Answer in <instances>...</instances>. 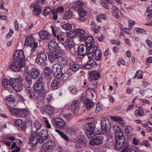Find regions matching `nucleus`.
Listing matches in <instances>:
<instances>
[{"mask_svg": "<svg viewBox=\"0 0 152 152\" xmlns=\"http://www.w3.org/2000/svg\"><path fill=\"white\" fill-rule=\"evenodd\" d=\"M134 30L137 33H141L142 34H145V31L143 29L139 28H135Z\"/></svg>", "mask_w": 152, "mask_h": 152, "instance_id": "51", "label": "nucleus"}, {"mask_svg": "<svg viewBox=\"0 0 152 152\" xmlns=\"http://www.w3.org/2000/svg\"><path fill=\"white\" fill-rule=\"evenodd\" d=\"M62 53L61 48L58 49V50L50 51L48 55V58L51 62L56 61H57L60 56Z\"/></svg>", "mask_w": 152, "mask_h": 152, "instance_id": "9", "label": "nucleus"}, {"mask_svg": "<svg viewBox=\"0 0 152 152\" xmlns=\"http://www.w3.org/2000/svg\"><path fill=\"white\" fill-rule=\"evenodd\" d=\"M113 121L119 123L122 125H124V124L122 118L120 117L115 116L113 117Z\"/></svg>", "mask_w": 152, "mask_h": 152, "instance_id": "44", "label": "nucleus"}, {"mask_svg": "<svg viewBox=\"0 0 152 152\" xmlns=\"http://www.w3.org/2000/svg\"><path fill=\"white\" fill-rule=\"evenodd\" d=\"M48 47L50 51L58 50V49L61 48L58 43L53 41H51L48 43Z\"/></svg>", "mask_w": 152, "mask_h": 152, "instance_id": "22", "label": "nucleus"}, {"mask_svg": "<svg viewBox=\"0 0 152 152\" xmlns=\"http://www.w3.org/2000/svg\"><path fill=\"white\" fill-rule=\"evenodd\" d=\"M52 121L54 126L60 129H63L66 125L65 122L60 118H53Z\"/></svg>", "mask_w": 152, "mask_h": 152, "instance_id": "12", "label": "nucleus"}, {"mask_svg": "<svg viewBox=\"0 0 152 152\" xmlns=\"http://www.w3.org/2000/svg\"><path fill=\"white\" fill-rule=\"evenodd\" d=\"M75 16L74 12L69 9L66 10L63 18L65 20L70 19Z\"/></svg>", "mask_w": 152, "mask_h": 152, "instance_id": "25", "label": "nucleus"}, {"mask_svg": "<svg viewBox=\"0 0 152 152\" xmlns=\"http://www.w3.org/2000/svg\"><path fill=\"white\" fill-rule=\"evenodd\" d=\"M102 108V106L101 105L100 103H98L96 104V109L95 111L96 113H98L100 110H101Z\"/></svg>", "mask_w": 152, "mask_h": 152, "instance_id": "52", "label": "nucleus"}, {"mask_svg": "<svg viewBox=\"0 0 152 152\" xmlns=\"http://www.w3.org/2000/svg\"><path fill=\"white\" fill-rule=\"evenodd\" d=\"M142 145H145L146 147H148L149 146L150 144L149 142L147 140H145L142 142Z\"/></svg>", "mask_w": 152, "mask_h": 152, "instance_id": "64", "label": "nucleus"}, {"mask_svg": "<svg viewBox=\"0 0 152 152\" xmlns=\"http://www.w3.org/2000/svg\"><path fill=\"white\" fill-rule=\"evenodd\" d=\"M10 78L8 80L6 79H3L2 81V84L3 86L7 90L10 89V87H11V84L10 83Z\"/></svg>", "mask_w": 152, "mask_h": 152, "instance_id": "30", "label": "nucleus"}, {"mask_svg": "<svg viewBox=\"0 0 152 152\" xmlns=\"http://www.w3.org/2000/svg\"><path fill=\"white\" fill-rule=\"evenodd\" d=\"M63 66L59 64H56L53 65L52 68L51 72L53 76L56 78L59 77V75L62 72Z\"/></svg>", "mask_w": 152, "mask_h": 152, "instance_id": "13", "label": "nucleus"}, {"mask_svg": "<svg viewBox=\"0 0 152 152\" xmlns=\"http://www.w3.org/2000/svg\"><path fill=\"white\" fill-rule=\"evenodd\" d=\"M28 114V112L25 109H19L18 117H25Z\"/></svg>", "mask_w": 152, "mask_h": 152, "instance_id": "29", "label": "nucleus"}, {"mask_svg": "<svg viewBox=\"0 0 152 152\" xmlns=\"http://www.w3.org/2000/svg\"><path fill=\"white\" fill-rule=\"evenodd\" d=\"M32 36L31 35H28L25 40L24 45L29 46H32V44L34 42Z\"/></svg>", "mask_w": 152, "mask_h": 152, "instance_id": "26", "label": "nucleus"}, {"mask_svg": "<svg viewBox=\"0 0 152 152\" xmlns=\"http://www.w3.org/2000/svg\"><path fill=\"white\" fill-rule=\"evenodd\" d=\"M83 3L80 1H77L72 6V7L76 11H78L81 9H83Z\"/></svg>", "mask_w": 152, "mask_h": 152, "instance_id": "24", "label": "nucleus"}, {"mask_svg": "<svg viewBox=\"0 0 152 152\" xmlns=\"http://www.w3.org/2000/svg\"><path fill=\"white\" fill-rule=\"evenodd\" d=\"M133 129L132 126H127L125 128V132L128 135H131L133 132Z\"/></svg>", "mask_w": 152, "mask_h": 152, "instance_id": "42", "label": "nucleus"}, {"mask_svg": "<svg viewBox=\"0 0 152 152\" xmlns=\"http://www.w3.org/2000/svg\"><path fill=\"white\" fill-rule=\"evenodd\" d=\"M89 49L88 47L85 45H80L78 48V55L82 56H84L86 55L87 53V55L89 59H91L92 57H94V58L95 59V57L94 54L95 52L94 51L92 52V55L91 56H91L90 57L88 55Z\"/></svg>", "mask_w": 152, "mask_h": 152, "instance_id": "8", "label": "nucleus"}, {"mask_svg": "<svg viewBox=\"0 0 152 152\" xmlns=\"http://www.w3.org/2000/svg\"><path fill=\"white\" fill-rule=\"evenodd\" d=\"M102 5L103 7L104 8L106 9H110V7L109 5L106 2H105L104 1L102 2Z\"/></svg>", "mask_w": 152, "mask_h": 152, "instance_id": "58", "label": "nucleus"}, {"mask_svg": "<svg viewBox=\"0 0 152 152\" xmlns=\"http://www.w3.org/2000/svg\"><path fill=\"white\" fill-rule=\"evenodd\" d=\"M37 43L34 41V42L32 44V50L34 52L36 49L37 47Z\"/></svg>", "mask_w": 152, "mask_h": 152, "instance_id": "60", "label": "nucleus"}, {"mask_svg": "<svg viewBox=\"0 0 152 152\" xmlns=\"http://www.w3.org/2000/svg\"><path fill=\"white\" fill-rule=\"evenodd\" d=\"M7 139L12 141H14L15 140V137L12 134L8 135L6 136Z\"/></svg>", "mask_w": 152, "mask_h": 152, "instance_id": "63", "label": "nucleus"}, {"mask_svg": "<svg viewBox=\"0 0 152 152\" xmlns=\"http://www.w3.org/2000/svg\"><path fill=\"white\" fill-rule=\"evenodd\" d=\"M134 114L136 116H144V111L142 107H139L137 110L135 111Z\"/></svg>", "mask_w": 152, "mask_h": 152, "instance_id": "33", "label": "nucleus"}, {"mask_svg": "<svg viewBox=\"0 0 152 152\" xmlns=\"http://www.w3.org/2000/svg\"><path fill=\"white\" fill-rule=\"evenodd\" d=\"M100 75L99 72H95L91 73V77L90 78L91 84L95 86V88L97 87L98 79L100 78Z\"/></svg>", "mask_w": 152, "mask_h": 152, "instance_id": "16", "label": "nucleus"}, {"mask_svg": "<svg viewBox=\"0 0 152 152\" xmlns=\"http://www.w3.org/2000/svg\"><path fill=\"white\" fill-rule=\"evenodd\" d=\"M25 90L27 95L29 98L31 99H33L35 94L31 87H28Z\"/></svg>", "mask_w": 152, "mask_h": 152, "instance_id": "32", "label": "nucleus"}, {"mask_svg": "<svg viewBox=\"0 0 152 152\" xmlns=\"http://www.w3.org/2000/svg\"><path fill=\"white\" fill-rule=\"evenodd\" d=\"M69 91L72 94L74 95H76L78 93L77 89L75 88H72Z\"/></svg>", "mask_w": 152, "mask_h": 152, "instance_id": "55", "label": "nucleus"}, {"mask_svg": "<svg viewBox=\"0 0 152 152\" xmlns=\"http://www.w3.org/2000/svg\"><path fill=\"white\" fill-rule=\"evenodd\" d=\"M56 11L60 13H62L64 12V8L63 6H60L56 9Z\"/></svg>", "mask_w": 152, "mask_h": 152, "instance_id": "59", "label": "nucleus"}, {"mask_svg": "<svg viewBox=\"0 0 152 152\" xmlns=\"http://www.w3.org/2000/svg\"><path fill=\"white\" fill-rule=\"evenodd\" d=\"M87 63L82 65V66L86 69H90L97 66V64L94 59H90Z\"/></svg>", "mask_w": 152, "mask_h": 152, "instance_id": "20", "label": "nucleus"}, {"mask_svg": "<svg viewBox=\"0 0 152 152\" xmlns=\"http://www.w3.org/2000/svg\"><path fill=\"white\" fill-rule=\"evenodd\" d=\"M103 142V138L101 136H98L91 139L89 144L92 145H98L100 144Z\"/></svg>", "mask_w": 152, "mask_h": 152, "instance_id": "18", "label": "nucleus"}, {"mask_svg": "<svg viewBox=\"0 0 152 152\" xmlns=\"http://www.w3.org/2000/svg\"><path fill=\"white\" fill-rule=\"evenodd\" d=\"M10 66V69L15 72H18L21 70L20 69L25 66L24 63L22 61L19 62V61L14 60Z\"/></svg>", "mask_w": 152, "mask_h": 152, "instance_id": "14", "label": "nucleus"}, {"mask_svg": "<svg viewBox=\"0 0 152 152\" xmlns=\"http://www.w3.org/2000/svg\"><path fill=\"white\" fill-rule=\"evenodd\" d=\"M69 74L67 73H63L62 72L59 75V77H57L56 78L59 79L60 80L63 81L67 80L69 77Z\"/></svg>", "mask_w": 152, "mask_h": 152, "instance_id": "34", "label": "nucleus"}, {"mask_svg": "<svg viewBox=\"0 0 152 152\" xmlns=\"http://www.w3.org/2000/svg\"><path fill=\"white\" fill-rule=\"evenodd\" d=\"M43 112H45L48 115H51L54 112V108L53 107L50 105H47L42 107Z\"/></svg>", "mask_w": 152, "mask_h": 152, "instance_id": "23", "label": "nucleus"}, {"mask_svg": "<svg viewBox=\"0 0 152 152\" xmlns=\"http://www.w3.org/2000/svg\"><path fill=\"white\" fill-rule=\"evenodd\" d=\"M52 12V10L50 7H47L45 8L43 14L44 16H46L49 14L50 13H51Z\"/></svg>", "mask_w": 152, "mask_h": 152, "instance_id": "46", "label": "nucleus"}, {"mask_svg": "<svg viewBox=\"0 0 152 152\" xmlns=\"http://www.w3.org/2000/svg\"><path fill=\"white\" fill-rule=\"evenodd\" d=\"M83 102L86 106L87 110H88L91 108L93 107L95 105L92 101L89 99H86Z\"/></svg>", "mask_w": 152, "mask_h": 152, "instance_id": "31", "label": "nucleus"}, {"mask_svg": "<svg viewBox=\"0 0 152 152\" xmlns=\"http://www.w3.org/2000/svg\"><path fill=\"white\" fill-rule=\"evenodd\" d=\"M79 67L80 65L76 63L71 65L70 66L69 69L71 72L74 73L79 69Z\"/></svg>", "mask_w": 152, "mask_h": 152, "instance_id": "36", "label": "nucleus"}, {"mask_svg": "<svg viewBox=\"0 0 152 152\" xmlns=\"http://www.w3.org/2000/svg\"><path fill=\"white\" fill-rule=\"evenodd\" d=\"M39 35L40 38L43 40L50 39L52 36L48 32L45 30H41L39 32Z\"/></svg>", "mask_w": 152, "mask_h": 152, "instance_id": "21", "label": "nucleus"}, {"mask_svg": "<svg viewBox=\"0 0 152 152\" xmlns=\"http://www.w3.org/2000/svg\"><path fill=\"white\" fill-rule=\"evenodd\" d=\"M101 125L102 132L107 133L110 131L111 127V124L110 121L107 119H105L101 121Z\"/></svg>", "mask_w": 152, "mask_h": 152, "instance_id": "15", "label": "nucleus"}, {"mask_svg": "<svg viewBox=\"0 0 152 152\" xmlns=\"http://www.w3.org/2000/svg\"><path fill=\"white\" fill-rule=\"evenodd\" d=\"M48 137V133L46 129H42L39 133L32 131L30 132V145L34 146L39 142L42 143L47 139Z\"/></svg>", "mask_w": 152, "mask_h": 152, "instance_id": "2", "label": "nucleus"}, {"mask_svg": "<svg viewBox=\"0 0 152 152\" xmlns=\"http://www.w3.org/2000/svg\"><path fill=\"white\" fill-rule=\"evenodd\" d=\"M31 74L32 78L33 79H35L39 75L40 73L38 70L34 69L33 70Z\"/></svg>", "mask_w": 152, "mask_h": 152, "instance_id": "41", "label": "nucleus"}, {"mask_svg": "<svg viewBox=\"0 0 152 152\" xmlns=\"http://www.w3.org/2000/svg\"><path fill=\"white\" fill-rule=\"evenodd\" d=\"M8 108L12 114L18 117V114L19 108H17L12 106L9 107Z\"/></svg>", "mask_w": 152, "mask_h": 152, "instance_id": "40", "label": "nucleus"}, {"mask_svg": "<svg viewBox=\"0 0 152 152\" xmlns=\"http://www.w3.org/2000/svg\"><path fill=\"white\" fill-rule=\"evenodd\" d=\"M52 13L53 15V19H54L55 20H56L58 18V15H57L56 12L55 11H53L52 12Z\"/></svg>", "mask_w": 152, "mask_h": 152, "instance_id": "62", "label": "nucleus"}, {"mask_svg": "<svg viewBox=\"0 0 152 152\" xmlns=\"http://www.w3.org/2000/svg\"><path fill=\"white\" fill-rule=\"evenodd\" d=\"M42 77H39L34 85V89L35 93L42 96L44 94V85Z\"/></svg>", "mask_w": 152, "mask_h": 152, "instance_id": "6", "label": "nucleus"}, {"mask_svg": "<svg viewBox=\"0 0 152 152\" xmlns=\"http://www.w3.org/2000/svg\"><path fill=\"white\" fill-rule=\"evenodd\" d=\"M42 118H43L44 122L46 124L47 127L48 128H50L51 127V126L50 124L49 123L47 118L45 117H43Z\"/></svg>", "mask_w": 152, "mask_h": 152, "instance_id": "54", "label": "nucleus"}, {"mask_svg": "<svg viewBox=\"0 0 152 152\" xmlns=\"http://www.w3.org/2000/svg\"><path fill=\"white\" fill-rule=\"evenodd\" d=\"M80 102L78 101L74 100L72 102L71 105V111L74 113H77L80 109Z\"/></svg>", "mask_w": 152, "mask_h": 152, "instance_id": "19", "label": "nucleus"}, {"mask_svg": "<svg viewBox=\"0 0 152 152\" xmlns=\"http://www.w3.org/2000/svg\"><path fill=\"white\" fill-rule=\"evenodd\" d=\"M41 7L39 6H37L33 10V14L34 15L38 17L39 16V15L41 13Z\"/></svg>", "mask_w": 152, "mask_h": 152, "instance_id": "43", "label": "nucleus"}, {"mask_svg": "<svg viewBox=\"0 0 152 152\" xmlns=\"http://www.w3.org/2000/svg\"><path fill=\"white\" fill-rule=\"evenodd\" d=\"M25 81L28 84L31 85L32 84L31 77L30 75H28L26 76Z\"/></svg>", "mask_w": 152, "mask_h": 152, "instance_id": "49", "label": "nucleus"}, {"mask_svg": "<svg viewBox=\"0 0 152 152\" xmlns=\"http://www.w3.org/2000/svg\"><path fill=\"white\" fill-rule=\"evenodd\" d=\"M78 11L80 16L79 19L82 22L85 21L86 20V18L85 17V16L86 15V11L84 10L83 9H81V10Z\"/></svg>", "mask_w": 152, "mask_h": 152, "instance_id": "27", "label": "nucleus"}, {"mask_svg": "<svg viewBox=\"0 0 152 152\" xmlns=\"http://www.w3.org/2000/svg\"><path fill=\"white\" fill-rule=\"evenodd\" d=\"M47 57L46 53L42 52L38 54L36 59V62L41 66H45L46 64Z\"/></svg>", "mask_w": 152, "mask_h": 152, "instance_id": "10", "label": "nucleus"}, {"mask_svg": "<svg viewBox=\"0 0 152 152\" xmlns=\"http://www.w3.org/2000/svg\"><path fill=\"white\" fill-rule=\"evenodd\" d=\"M67 37L69 38H73L76 36V33L75 32V30L73 31H71L69 32L67 34Z\"/></svg>", "mask_w": 152, "mask_h": 152, "instance_id": "47", "label": "nucleus"}, {"mask_svg": "<svg viewBox=\"0 0 152 152\" xmlns=\"http://www.w3.org/2000/svg\"><path fill=\"white\" fill-rule=\"evenodd\" d=\"M139 148L135 147L128 148L127 147L124 148L121 152H138Z\"/></svg>", "mask_w": 152, "mask_h": 152, "instance_id": "35", "label": "nucleus"}, {"mask_svg": "<svg viewBox=\"0 0 152 152\" xmlns=\"http://www.w3.org/2000/svg\"><path fill=\"white\" fill-rule=\"evenodd\" d=\"M15 124L18 126H20L23 124V122L22 120L18 119L15 122Z\"/></svg>", "mask_w": 152, "mask_h": 152, "instance_id": "56", "label": "nucleus"}, {"mask_svg": "<svg viewBox=\"0 0 152 152\" xmlns=\"http://www.w3.org/2000/svg\"><path fill=\"white\" fill-rule=\"evenodd\" d=\"M142 71L141 70H138L135 74L134 77H138V79H142V78L143 75H142L139 77V76H140L142 74Z\"/></svg>", "mask_w": 152, "mask_h": 152, "instance_id": "53", "label": "nucleus"}, {"mask_svg": "<svg viewBox=\"0 0 152 152\" xmlns=\"http://www.w3.org/2000/svg\"><path fill=\"white\" fill-rule=\"evenodd\" d=\"M115 132V137L116 141L115 143V147L116 150L120 149L123 145L125 139L119 127L115 126L113 128Z\"/></svg>", "mask_w": 152, "mask_h": 152, "instance_id": "3", "label": "nucleus"}, {"mask_svg": "<svg viewBox=\"0 0 152 152\" xmlns=\"http://www.w3.org/2000/svg\"><path fill=\"white\" fill-rule=\"evenodd\" d=\"M95 124L94 123H89L86 124L84 126L85 129L86 130V134L87 137L91 138L95 135L99 134L100 132H95Z\"/></svg>", "mask_w": 152, "mask_h": 152, "instance_id": "5", "label": "nucleus"}, {"mask_svg": "<svg viewBox=\"0 0 152 152\" xmlns=\"http://www.w3.org/2000/svg\"><path fill=\"white\" fill-rule=\"evenodd\" d=\"M113 15L116 18H118L119 17V15L118 13L115 11L114 10L112 12Z\"/></svg>", "mask_w": 152, "mask_h": 152, "instance_id": "61", "label": "nucleus"}, {"mask_svg": "<svg viewBox=\"0 0 152 152\" xmlns=\"http://www.w3.org/2000/svg\"><path fill=\"white\" fill-rule=\"evenodd\" d=\"M75 32L76 33V36L79 37L80 39L84 36L86 33L85 30L80 29H76L75 30Z\"/></svg>", "mask_w": 152, "mask_h": 152, "instance_id": "39", "label": "nucleus"}, {"mask_svg": "<svg viewBox=\"0 0 152 152\" xmlns=\"http://www.w3.org/2000/svg\"><path fill=\"white\" fill-rule=\"evenodd\" d=\"M72 26L71 24L69 23H67L62 26V28L65 30H69L72 28Z\"/></svg>", "mask_w": 152, "mask_h": 152, "instance_id": "48", "label": "nucleus"}, {"mask_svg": "<svg viewBox=\"0 0 152 152\" xmlns=\"http://www.w3.org/2000/svg\"><path fill=\"white\" fill-rule=\"evenodd\" d=\"M79 40L80 41L84 40L86 46L88 48L89 51L88 54L90 57H91L90 55L91 56L93 55L92 52L94 51L95 52V60L97 61L100 60L102 55L101 51L96 46H94V42L92 37H87L85 36L82 37L81 39H80Z\"/></svg>", "mask_w": 152, "mask_h": 152, "instance_id": "1", "label": "nucleus"}, {"mask_svg": "<svg viewBox=\"0 0 152 152\" xmlns=\"http://www.w3.org/2000/svg\"><path fill=\"white\" fill-rule=\"evenodd\" d=\"M61 83L56 80H53L51 84V87L53 89H58Z\"/></svg>", "mask_w": 152, "mask_h": 152, "instance_id": "38", "label": "nucleus"}, {"mask_svg": "<svg viewBox=\"0 0 152 152\" xmlns=\"http://www.w3.org/2000/svg\"><path fill=\"white\" fill-rule=\"evenodd\" d=\"M13 58L14 60L19 61L20 62L21 61L23 63H24L25 56L23 51L17 50L13 54Z\"/></svg>", "mask_w": 152, "mask_h": 152, "instance_id": "17", "label": "nucleus"}, {"mask_svg": "<svg viewBox=\"0 0 152 152\" xmlns=\"http://www.w3.org/2000/svg\"><path fill=\"white\" fill-rule=\"evenodd\" d=\"M11 87L16 91L19 92L22 90L23 83L22 79L19 78H11L10 80Z\"/></svg>", "mask_w": 152, "mask_h": 152, "instance_id": "7", "label": "nucleus"}, {"mask_svg": "<svg viewBox=\"0 0 152 152\" xmlns=\"http://www.w3.org/2000/svg\"><path fill=\"white\" fill-rule=\"evenodd\" d=\"M110 42L111 44H115L117 45H120V41L119 40L117 41L115 39H112L110 40Z\"/></svg>", "mask_w": 152, "mask_h": 152, "instance_id": "57", "label": "nucleus"}, {"mask_svg": "<svg viewBox=\"0 0 152 152\" xmlns=\"http://www.w3.org/2000/svg\"><path fill=\"white\" fill-rule=\"evenodd\" d=\"M55 146V143L53 141H49L44 143L41 148L42 152H51Z\"/></svg>", "mask_w": 152, "mask_h": 152, "instance_id": "11", "label": "nucleus"}, {"mask_svg": "<svg viewBox=\"0 0 152 152\" xmlns=\"http://www.w3.org/2000/svg\"><path fill=\"white\" fill-rule=\"evenodd\" d=\"M34 125L35 128L37 130H40L42 126V124L38 121H35L34 122Z\"/></svg>", "mask_w": 152, "mask_h": 152, "instance_id": "50", "label": "nucleus"}, {"mask_svg": "<svg viewBox=\"0 0 152 152\" xmlns=\"http://www.w3.org/2000/svg\"><path fill=\"white\" fill-rule=\"evenodd\" d=\"M107 18V17L105 15L101 13L97 17L96 20L99 22H101V19L105 20Z\"/></svg>", "mask_w": 152, "mask_h": 152, "instance_id": "45", "label": "nucleus"}, {"mask_svg": "<svg viewBox=\"0 0 152 152\" xmlns=\"http://www.w3.org/2000/svg\"><path fill=\"white\" fill-rule=\"evenodd\" d=\"M77 142L79 144H82L84 145L87 144L88 142L86 138L84 136H81L77 137Z\"/></svg>", "mask_w": 152, "mask_h": 152, "instance_id": "37", "label": "nucleus"}, {"mask_svg": "<svg viewBox=\"0 0 152 152\" xmlns=\"http://www.w3.org/2000/svg\"><path fill=\"white\" fill-rule=\"evenodd\" d=\"M56 37L58 42L61 43L67 50H70L74 46L75 43L72 39L63 37L62 35H57Z\"/></svg>", "mask_w": 152, "mask_h": 152, "instance_id": "4", "label": "nucleus"}, {"mask_svg": "<svg viewBox=\"0 0 152 152\" xmlns=\"http://www.w3.org/2000/svg\"><path fill=\"white\" fill-rule=\"evenodd\" d=\"M68 61V60L63 57L61 55L57 62L58 63V64H59L61 65L64 66L67 64Z\"/></svg>", "mask_w": 152, "mask_h": 152, "instance_id": "28", "label": "nucleus"}]
</instances>
